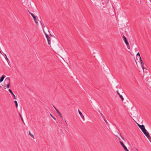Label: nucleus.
I'll return each instance as SVG.
<instances>
[{
	"label": "nucleus",
	"mask_w": 151,
	"mask_h": 151,
	"mask_svg": "<svg viewBox=\"0 0 151 151\" xmlns=\"http://www.w3.org/2000/svg\"><path fill=\"white\" fill-rule=\"evenodd\" d=\"M21 119H22V121L23 122V119L22 118H22H21Z\"/></svg>",
	"instance_id": "58836bf2"
},
{
	"label": "nucleus",
	"mask_w": 151,
	"mask_h": 151,
	"mask_svg": "<svg viewBox=\"0 0 151 151\" xmlns=\"http://www.w3.org/2000/svg\"><path fill=\"white\" fill-rule=\"evenodd\" d=\"M32 16L33 17V19L35 17H36L34 15Z\"/></svg>",
	"instance_id": "7c9ffc66"
},
{
	"label": "nucleus",
	"mask_w": 151,
	"mask_h": 151,
	"mask_svg": "<svg viewBox=\"0 0 151 151\" xmlns=\"http://www.w3.org/2000/svg\"><path fill=\"white\" fill-rule=\"evenodd\" d=\"M0 53L2 55H3V54H2V52L0 50Z\"/></svg>",
	"instance_id": "e433bc0d"
},
{
	"label": "nucleus",
	"mask_w": 151,
	"mask_h": 151,
	"mask_svg": "<svg viewBox=\"0 0 151 151\" xmlns=\"http://www.w3.org/2000/svg\"><path fill=\"white\" fill-rule=\"evenodd\" d=\"M5 59H6V60L7 61V62L8 63V64L9 65V59H8V58H7V57H5Z\"/></svg>",
	"instance_id": "a211bd4d"
},
{
	"label": "nucleus",
	"mask_w": 151,
	"mask_h": 151,
	"mask_svg": "<svg viewBox=\"0 0 151 151\" xmlns=\"http://www.w3.org/2000/svg\"><path fill=\"white\" fill-rule=\"evenodd\" d=\"M14 102L15 103L16 107L17 108L18 107V103L17 101L15 100L14 101Z\"/></svg>",
	"instance_id": "2eb2a0df"
},
{
	"label": "nucleus",
	"mask_w": 151,
	"mask_h": 151,
	"mask_svg": "<svg viewBox=\"0 0 151 151\" xmlns=\"http://www.w3.org/2000/svg\"><path fill=\"white\" fill-rule=\"evenodd\" d=\"M29 135H30L32 138H33L34 139H35L34 135L31 133L30 131H29Z\"/></svg>",
	"instance_id": "9b49d317"
},
{
	"label": "nucleus",
	"mask_w": 151,
	"mask_h": 151,
	"mask_svg": "<svg viewBox=\"0 0 151 151\" xmlns=\"http://www.w3.org/2000/svg\"><path fill=\"white\" fill-rule=\"evenodd\" d=\"M142 132L144 134L147 132V130L145 129H145H143L142 130Z\"/></svg>",
	"instance_id": "f3484780"
},
{
	"label": "nucleus",
	"mask_w": 151,
	"mask_h": 151,
	"mask_svg": "<svg viewBox=\"0 0 151 151\" xmlns=\"http://www.w3.org/2000/svg\"><path fill=\"white\" fill-rule=\"evenodd\" d=\"M116 92L117 93V94H118V95L119 96V97L121 99L122 101H123L124 100V99L123 97L120 94V93H119V91H116Z\"/></svg>",
	"instance_id": "1a4fd4ad"
},
{
	"label": "nucleus",
	"mask_w": 151,
	"mask_h": 151,
	"mask_svg": "<svg viewBox=\"0 0 151 151\" xmlns=\"http://www.w3.org/2000/svg\"><path fill=\"white\" fill-rule=\"evenodd\" d=\"M5 77L6 76L4 75H3L1 76V77L0 78V83H1L3 81Z\"/></svg>",
	"instance_id": "0eeeda50"
},
{
	"label": "nucleus",
	"mask_w": 151,
	"mask_h": 151,
	"mask_svg": "<svg viewBox=\"0 0 151 151\" xmlns=\"http://www.w3.org/2000/svg\"><path fill=\"white\" fill-rule=\"evenodd\" d=\"M119 142L121 144L122 146L124 148V150H125V151H129V150H128L127 147H126V146L124 145V143L122 142L121 141H119Z\"/></svg>",
	"instance_id": "7ed1b4c3"
},
{
	"label": "nucleus",
	"mask_w": 151,
	"mask_h": 151,
	"mask_svg": "<svg viewBox=\"0 0 151 151\" xmlns=\"http://www.w3.org/2000/svg\"><path fill=\"white\" fill-rule=\"evenodd\" d=\"M34 19V21L37 24H38V22L37 21V18L36 17H35L33 19Z\"/></svg>",
	"instance_id": "4468645a"
},
{
	"label": "nucleus",
	"mask_w": 151,
	"mask_h": 151,
	"mask_svg": "<svg viewBox=\"0 0 151 151\" xmlns=\"http://www.w3.org/2000/svg\"><path fill=\"white\" fill-rule=\"evenodd\" d=\"M53 107L55 109H56V108L53 105Z\"/></svg>",
	"instance_id": "4c0bfd02"
},
{
	"label": "nucleus",
	"mask_w": 151,
	"mask_h": 151,
	"mask_svg": "<svg viewBox=\"0 0 151 151\" xmlns=\"http://www.w3.org/2000/svg\"><path fill=\"white\" fill-rule=\"evenodd\" d=\"M9 91V92L12 94V95L14 97V99H16V96H15L14 95V93H13V92H12V90L11 89H9L8 90Z\"/></svg>",
	"instance_id": "6e6552de"
},
{
	"label": "nucleus",
	"mask_w": 151,
	"mask_h": 151,
	"mask_svg": "<svg viewBox=\"0 0 151 151\" xmlns=\"http://www.w3.org/2000/svg\"><path fill=\"white\" fill-rule=\"evenodd\" d=\"M142 69L144 70L145 69H147L146 68H144V66L142 65Z\"/></svg>",
	"instance_id": "393cba45"
},
{
	"label": "nucleus",
	"mask_w": 151,
	"mask_h": 151,
	"mask_svg": "<svg viewBox=\"0 0 151 151\" xmlns=\"http://www.w3.org/2000/svg\"><path fill=\"white\" fill-rule=\"evenodd\" d=\"M48 31L50 33V32H49V30H48Z\"/></svg>",
	"instance_id": "37998d69"
},
{
	"label": "nucleus",
	"mask_w": 151,
	"mask_h": 151,
	"mask_svg": "<svg viewBox=\"0 0 151 151\" xmlns=\"http://www.w3.org/2000/svg\"><path fill=\"white\" fill-rule=\"evenodd\" d=\"M140 61L141 63H142V62H143L142 60H141Z\"/></svg>",
	"instance_id": "c9c22d12"
},
{
	"label": "nucleus",
	"mask_w": 151,
	"mask_h": 151,
	"mask_svg": "<svg viewBox=\"0 0 151 151\" xmlns=\"http://www.w3.org/2000/svg\"><path fill=\"white\" fill-rule=\"evenodd\" d=\"M115 136H116L117 137V138L118 139H119V141H120V140H121V139H120V138L119 137H118L117 135H115Z\"/></svg>",
	"instance_id": "4be33fe9"
},
{
	"label": "nucleus",
	"mask_w": 151,
	"mask_h": 151,
	"mask_svg": "<svg viewBox=\"0 0 151 151\" xmlns=\"http://www.w3.org/2000/svg\"><path fill=\"white\" fill-rule=\"evenodd\" d=\"M141 66H142V65L144 66V63L143 62H142V63H141Z\"/></svg>",
	"instance_id": "bb28decb"
},
{
	"label": "nucleus",
	"mask_w": 151,
	"mask_h": 151,
	"mask_svg": "<svg viewBox=\"0 0 151 151\" xmlns=\"http://www.w3.org/2000/svg\"><path fill=\"white\" fill-rule=\"evenodd\" d=\"M137 56H139V57H140V55L139 52H138L137 53Z\"/></svg>",
	"instance_id": "b1692460"
},
{
	"label": "nucleus",
	"mask_w": 151,
	"mask_h": 151,
	"mask_svg": "<svg viewBox=\"0 0 151 151\" xmlns=\"http://www.w3.org/2000/svg\"><path fill=\"white\" fill-rule=\"evenodd\" d=\"M122 37L123 40L125 42H126L128 41L126 37L124 35H123Z\"/></svg>",
	"instance_id": "9d476101"
},
{
	"label": "nucleus",
	"mask_w": 151,
	"mask_h": 151,
	"mask_svg": "<svg viewBox=\"0 0 151 151\" xmlns=\"http://www.w3.org/2000/svg\"><path fill=\"white\" fill-rule=\"evenodd\" d=\"M65 122H66V121L65 120Z\"/></svg>",
	"instance_id": "79ce46f5"
},
{
	"label": "nucleus",
	"mask_w": 151,
	"mask_h": 151,
	"mask_svg": "<svg viewBox=\"0 0 151 151\" xmlns=\"http://www.w3.org/2000/svg\"><path fill=\"white\" fill-rule=\"evenodd\" d=\"M32 16L33 17V19L35 17H36L34 15Z\"/></svg>",
	"instance_id": "2f4dec72"
},
{
	"label": "nucleus",
	"mask_w": 151,
	"mask_h": 151,
	"mask_svg": "<svg viewBox=\"0 0 151 151\" xmlns=\"http://www.w3.org/2000/svg\"><path fill=\"white\" fill-rule=\"evenodd\" d=\"M30 14L32 16L34 15L32 13H30Z\"/></svg>",
	"instance_id": "473e14b6"
},
{
	"label": "nucleus",
	"mask_w": 151,
	"mask_h": 151,
	"mask_svg": "<svg viewBox=\"0 0 151 151\" xmlns=\"http://www.w3.org/2000/svg\"><path fill=\"white\" fill-rule=\"evenodd\" d=\"M78 111L79 114L80 115L81 117L84 120H85V118L84 116L83 115L81 112L79 110V109L78 110Z\"/></svg>",
	"instance_id": "423d86ee"
},
{
	"label": "nucleus",
	"mask_w": 151,
	"mask_h": 151,
	"mask_svg": "<svg viewBox=\"0 0 151 151\" xmlns=\"http://www.w3.org/2000/svg\"><path fill=\"white\" fill-rule=\"evenodd\" d=\"M19 115L20 116V117H21V118L22 117V116L19 113Z\"/></svg>",
	"instance_id": "72a5a7b5"
},
{
	"label": "nucleus",
	"mask_w": 151,
	"mask_h": 151,
	"mask_svg": "<svg viewBox=\"0 0 151 151\" xmlns=\"http://www.w3.org/2000/svg\"><path fill=\"white\" fill-rule=\"evenodd\" d=\"M41 25H42V28H43V27H45V26H44V24H43L42 23Z\"/></svg>",
	"instance_id": "a878e982"
},
{
	"label": "nucleus",
	"mask_w": 151,
	"mask_h": 151,
	"mask_svg": "<svg viewBox=\"0 0 151 151\" xmlns=\"http://www.w3.org/2000/svg\"><path fill=\"white\" fill-rule=\"evenodd\" d=\"M57 113L58 114L59 116L61 118H62V119H63V117L62 116V115L61 114L60 112L59 111Z\"/></svg>",
	"instance_id": "ddd939ff"
},
{
	"label": "nucleus",
	"mask_w": 151,
	"mask_h": 151,
	"mask_svg": "<svg viewBox=\"0 0 151 151\" xmlns=\"http://www.w3.org/2000/svg\"><path fill=\"white\" fill-rule=\"evenodd\" d=\"M57 112H58L59 111L56 108L55 109Z\"/></svg>",
	"instance_id": "cd10ccee"
},
{
	"label": "nucleus",
	"mask_w": 151,
	"mask_h": 151,
	"mask_svg": "<svg viewBox=\"0 0 151 151\" xmlns=\"http://www.w3.org/2000/svg\"><path fill=\"white\" fill-rule=\"evenodd\" d=\"M137 125L142 130L143 129H145V127L144 125L142 124V125H140L139 124H137Z\"/></svg>",
	"instance_id": "39448f33"
},
{
	"label": "nucleus",
	"mask_w": 151,
	"mask_h": 151,
	"mask_svg": "<svg viewBox=\"0 0 151 151\" xmlns=\"http://www.w3.org/2000/svg\"><path fill=\"white\" fill-rule=\"evenodd\" d=\"M10 83H8L7 84V85H6V87L7 88H9V86H10Z\"/></svg>",
	"instance_id": "6ab92c4d"
},
{
	"label": "nucleus",
	"mask_w": 151,
	"mask_h": 151,
	"mask_svg": "<svg viewBox=\"0 0 151 151\" xmlns=\"http://www.w3.org/2000/svg\"><path fill=\"white\" fill-rule=\"evenodd\" d=\"M4 56H5V58L6 57H7L6 55V54H4Z\"/></svg>",
	"instance_id": "f704fd0d"
},
{
	"label": "nucleus",
	"mask_w": 151,
	"mask_h": 151,
	"mask_svg": "<svg viewBox=\"0 0 151 151\" xmlns=\"http://www.w3.org/2000/svg\"><path fill=\"white\" fill-rule=\"evenodd\" d=\"M99 112L100 113V115L102 116L103 119H104V118H105L104 116V115H103L102 114V113H101L100 111H99Z\"/></svg>",
	"instance_id": "dca6fc26"
},
{
	"label": "nucleus",
	"mask_w": 151,
	"mask_h": 151,
	"mask_svg": "<svg viewBox=\"0 0 151 151\" xmlns=\"http://www.w3.org/2000/svg\"><path fill=\"white\" fill-rule=\"evenodd\" d=\"M50 116H51V117H52L55 120V118L54 116L51 114H50Z\"/></svg>",
	"instance_id": "412c9836"
},
{
	"label": "nucleus",
	"mask_w": 151,
	"mask_h": 151,
	"mask_svg": "<svg viewBox=\"0 0 151 151\" xmlns=\"http://www.w3.org/2000/svg\"><path fill=\"white\" fill-rule=\"evenodd\" d=\"M119 134L120 135V137H122V138L123 139H124V138L122 136V135L121 134H119Z\"/></svg>",
	"instance_id": "5701e85b"
},
{
	"label": "nucleus",
	"mask_w": 151,
	"mask_h": 151,
	"mask_svg": "<svg viewBox=\"0 0 151 151\" xmlns=\"http://www.w3.org/2000/svg\"><path fill=\"white\" fill-rule=\"evenodd\" d=\"M50 33V35L52 36V35H51V34Z\"/></svg>",
	"instance_id": "a19ab883"
},
{
	"label": "nucleus",
	"mask_w": 151,
	"mask_h": 151,
	"mask_svg": "<svg viewBox=\"0 0 151 151\" xmlns=\"http://www.w3.org/2000/svg\"><path fill=\"white\" fill-rule=\"evenodd\" d=\"M144 134L147 137V138L151 142L150 140V139H151V137L150 135L149 134V133L147 131V132H146Z\"/></svg>",
	"instance_id": "20e7f679"
},
{
	"label": "nucleus",
	"mask_w": 151,
	"mask_h": 151,
	"mask_svg": "<svg viewBox=\"0 0 151 151\" xmlns=\"http://www.w3.org/2000/svg\"><path fill=\"white\" fill-rule=\"evenodd\" d=\"M127 45V47L128 48V49H130V47L129 46V43L128 42V41L127 42H125Z\"/></svg>",
	"instance_id": "f8f14e48"
},
{
	"label": "nucleus",
	"mask_w": 151,
	"mask_h": 151,
	"mask_svg": "<svg viewBox=\"0 0 151 151\" xmlns=\"http://www.w3.org/2000/svg\"><path fill=\"white\" fill-rule=\"evenodd\" d=\"M139 60H140V61L141 60H142V59H141V57H139Z\"/></svg>",
	"instance_id": "c756f323"
},
{
	"label": "nucleus",
	"mask_w": 151,
	"mask_h": 151,
	"mask_svg": "<svg viewBox=\"0 0 151 151\" xmlns=\"http://www.w3.org/2000/svg\"><path fill=\"white\" fill-rule=\"evenodd\" d=\"M52 45V46H53V47H55V45H54V44H53Z\"/></svg>",
	"instance_id": "c85d7f7f"
},
{
	"label": "nucleus",
	"mask_w": 151,
	"mask_h": 151,
	"mask_svg": "<svg viewBox=\"0 0 151 151\" xmlns=\"http://www.w3.org/2000/svg\"><path fill=\"white\" fill-rule=\"evenodd\" d=\"M103 119L104 120L105 122L106 123L107 125H109V124L108 122H107V120L105 118H104Z\"/></svg>",
	"instance_id": "aec40b11"
},
{
	"label": "nucleus",
	"mask_w": 151,
	"mask_h": 151,
	"mask_svg": "<svg viewBox=\"0 0 151 151\" xmlns=\"http://www.w3.org/2000/svg\"><path fill=\"white\" fill-rule=\"evenodd\" d=\"M28 12H29V14H30V13H31V12L29 11V10H28Z\"/></svg>",
	"instance_id": "ea45409f"
},
{
	"label": "nucleus",
	"mask_w": 151,
	"mask_h": 151,
	"mask_svg": "<svg viewBox=\"0 0 151 151\" xmlns=\"http://www.w3.org/2000/svg\"><path fill=\"white\" fill-rule=\"evenodd\" d=\"M10 83V78L9 77H7L5 79L4 82V85H3V86L4 87L5 89L6 88L4 87H6L5 85H6V84Z\"/></svg>",
	"instance_id": "f257e3e1"
},
{
	"label": "nucleus",
	"mask_w": 151,
	"mask_h": 151,
	"mask_svg": "<svg viewBox=\"0 0 151 151\" xmlns=\"http://www.w3.org/2000/svg\"><path fill=\"white\" fill-rule=\"evenodd\" d=\"M43 32L46 36V37L47 39V42H48V44L49 45H50V37L49 36V35H47L44 31V30L43 29Z\"/></svg>",
	"instance_id": "f03ea898"
}]
</instances>
